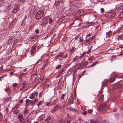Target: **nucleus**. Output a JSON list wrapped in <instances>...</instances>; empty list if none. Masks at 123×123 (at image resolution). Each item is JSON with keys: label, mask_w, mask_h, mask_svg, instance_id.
Wrapping results in <instances>:
<instances>
[{"label": "nucleus", "mask_w": 123, "mask_h": 123, "mask_svg": "<svg viewBox=\"0 0 123 123\" xmlns=\"http://www.w3.org/2000/svg\"><path fill=\"white\" fill-rule=\"evenodd\" d=\"M108 109L106 103H104L99 105L98 108V111L101 113L104 114L107 111Z\"/></svg>", "instance_id": "obj_1"}, {"label": "nucleus", "mask_w": 123, "mask_h": 123, "mask_svg": "<svg viewBox=\"0 0 123 123\" xmlns=\"http://www.w3.org/2000/svg\"><path fill=\"white\" fill-rule=\"evenodd\" d=\"M44 15V12L42 10L38 11L36 14L35 18L37 19L41 18Z\"/></svg>", "instance_id": "obj_2"}, {"label": "nucleus", "mask_w": 123, "mask_h": 123, "mask_svg": "<svg viewBox=\"0 0 123 123\" xmlns=\"http://www.w3.org/2000/svg\"><path fill=\"white\" fill-rule=\"evenodd\" d=\"M78 8V6L77 4L75 5L72 6L69 8V10L70 11H74L76 10Z\"/></svg>", "instance_id": "obj_3"}, {"label": "nucleus", "mask_w": 123, "mask_h": 123, "mask_svg": "<svg viewBox=\"0 0 123 123\" xmlns=\"http://www.w3.org/2000/svg\"><path fill=\"white\" fill-rule=\"evenodd\" d=\"M36 47L35 46H33L31 48V55L32 56H33V54L35 53V50Z\"/></svg>", "instance_id": "obj_4"}, {"label": "nucleus", "mask_w": 123, "mask_h": 123, "mask_svg": "<svg viewBox=\"0 0 123 123\" xmlns=\"http://www.w3.org/2000/svg\"><path fill=\"white\" fill-rule=\"evenodd\" d=\"M30 105H32V101L29 99H28L26 102V106L28 107Z\"/></svg>", "instance_id": "obj_5"}, {"label": "nucleus", "mask_w": 123, "mask_h": 123, "mask_svg": "<svg viewBox=\"0 0 123 123\" xmlns=\"http://www.w3.org/2000/svg\"><path fill=\"white\" fill-rule=\"evenodd\" d=\"M123 25L121 24H118L116 26L117 29L120 31V30L123 27Z\"/></svg>", "instance_id": "obj_6"}, {"label": "nucleus", "mask_w": 123, "mask_h": 123, "mask_svg": "<svg viewBox=\"0 0 123 123\" xmlns=\"http://www.w3.org/2000/svg\"><path fill=\"white\" fill-rule=\"evenodd\" d=\"M92 41L91 39L90 38H89L86 40L85 44V45L88 44H90Z\"/></svg>", "instance_id": "obj_7"}, {"label": "nucleus", "mask_w": 123, "mask_h": 123, "mask_svg": "<svg viewBox=\"0 0 123 123\" xmlns=\"http://www.w3.org/2000/svg\"><path fill=\"white\" fill-rule=\"evenodd\" d=\"M112 34V32L110 31L106 32V37H110L111 35Z\"/></svg>", "instance_id": "obj_8"}, {"label": "nucleus", "mask_w": 123, "mask_h": 123, "mask_svg": "<svg viewBox=\"0 0 123 123\" xmlns=\"http://www.w3.org/2000/svg\"><path fill=\"white\" fill-rule=\"evenodd\" d=\"M35 97V94L34 93H32L29 96V98L31 99H33Z\"/></svg>", "instance_id": "obj_9"}, {"label": "nucleus", "mask_w": 123, "mask_h": 123, "mask_svg": "<svg viewBox=\"0 0 123 123\" xmlns=\"http://www.w3.org/2000/svg\"><path fill=\"white\" fill-rule=\"evenodd\" d=\"M122 86V84H117L115 88L117 89H119L121 88Z\"/></svg>", "instance_id": "obj_10"}, {"label": "nucleus", "mask_w": 123, "mask_h": 123, "mask_svg": "<svg viewBox=\"0 0 123 123\" xmlns=\"http://www.w3.org/2000/svg\"><path fill=\"white\" fill-rule=\"evenodd\" d=\"M48 20L49 21V23H51L54 22V20L52 19L51 18H50L49 19H46V22H48Z\"/></svg>", "instance_id": "obj_11"}, {"label": "nucleus", "mask_w": 123, "mask_h": 123, "mask_svg": "<svg viewBox=\"0 0 123 123\" xmlns=\"http://www.w3.org/2000/svg\"><path fill=\"white\" fill-rule=\"evenodd\" d=\"M62 53H61V54H58V55H57L56 57L58 59H61V58L62 56Z\"/></svg>", "instance_id": "obj_12"}, {"label": "nucleus", "mask_w": 123, "mask_h": 123, "mask_svg": "<svg viewBox=\"0 0 123 123\" xmlns=\"http://www.w3.org/2000/svg\"><path fill=\"white\" fill-rule=\"evenodd\" d=\"M117 11H120L123 9V5L118 7L117 8Z\"/></svg>", "instance_id": "obj_13"}, {"label": "nucleus", "mask_w": 123, "mask_h": 123, "mask_svg": "<svg viewBox=\"0 0 123 123\" xmlns=\"http://www.w3.org/2000/svg\"><path fill=\"white\" fill-rule=\"evenodd\" d=\"M76 49V48L73 47H72L71 49H70V51L72 52L73 53L75 52Z\"/></svg>", "instance_id": "obj_14"}, {"label": "nucleus", "mask_w": 123, "mask_h": 123, "mask_svg": "<svg viewBox=\"0 0 123 123\" xmlns=\"http://www.w3.org/2000/svg\"><path fill=\"white\" fill-rule=\"evenodd\" d=\"M27 86L26 83L25 82L23 83V84L22 85V87L23 88H21L22 89H24L26 86Z\"/></svg>", "instance_id": "obj_15"}, {"label": "nucleus", "mask_w": 123, "mask_h": 123, "mask_svg": "<svg viewBox=\"0 0 123 123\" xmlns=\"http://www.w3.org/2000/svg\"><path fill=\"white\" fill-rule=\"evenodd\" d=\"M12 99L11 97H7L5 98L4 99V101H9Z\"/></svg>", "instance_id": "obj_16"}, {"label": "nucleus", "mask_w": 123, "mask_h": 123, "mask_svg": "<svg viewBox=\"0 0 123 123\" xmlns=\"http://www.w3.org/2000/svg\"><path fill=\"white\" fill-rule=\"evenodd\" d=\"M123 17V11L121 12L117 16V17L119 18H122Z\"/></svg>", "instance_id": "obj_17"}, {"label": "nucleus", "mask_w": 123, "mask_h": 123, "mask_svg": "<svg viewBox=\"0 0 123 123\" xmlns=\"http://www.w3.org/2000/svg\"><path fill=\"white\" fill-rule=\"evenodd\" d=\"M59 105L58 104H57L55 106L54 111H55L57 110L59 108Z\"/></svg>", "instance_id": "obj_18"}, {"label": "nucleus", "mask_w": 123, "mask_h": 123, "mask_svg": "<svg viewBox=\"0 0 123 123\" xmlns=\"http://www.w3.org/2000/svg\"><path fill=\"white\" fill-rule=\"evenodd\" d=\"M38 101V100L36 98L33 101H32V105H33L35 103H37Z\"/></svg>", "instance_id": "obj_19"}, {"label": "nucleus", "mask_w": 123, "mask_h": 123, "mask_svg": "<svg viewBox=\"0 0 123 123\" xmlns=\"http://www.w3.org/2000/svg\"><path fill=\"white\" fill-rule=\"evenodd\" d=\"M55 2L56 6L58 5L60 3H61L59 0H56Z\"/></svg>", "instance_id": "obj_20"}, {"label": "nucleus", "mask_w": 123, "mask_h": 123, "mask_svg": "<svg viewBox=\"0 0 123 123\" xmlns=\"http://www.w3.org/2000/svg\"><path fill=\"white\" fill-rule=\"evenodd\" d=\"M51 119V117L50 116H48L47 118H46L45 120V121L46 122L49 121V120Z\"/></svg>", "instance_id": "obj_21"}, {"label": "nucleus", "mask_w": 123, "mask_h": 123, "mask_svg": "<svg viewBox=\"0 0 123 123\" xmlns=\"http://www.w3.org/2000/svg\"><path fill=\"white\" fill-rule=\"evenodd\" d=\"M98 62V61H96L95 62H94L92 64V65L89 67H93Z\"/></svg>", "instance_id": "obj_22"}, {"label": "nucleus", "mask_w": 123, "mask_h": 123, "mask_svg": "<svg viewBox=\"0 0 123 123\" xmlns=\"http://www.w3.org/2000/svg\"><path fill=\"white\" fill-rule=\"evenodd\" d=\"M62 56L64 58H66L68 56V55L67 54L65 53H62Z\"/></svg>", "instance_id": "obj_23"}, {"label": "nucleus", "mask_w": 123, "mask_h": 123, "mask_svg": "<svg viewBox=\"0 0 123 123\" xmlns=\"http://www.w3.org/2000/svg\"><path fill=\"white\" fill-rule=\"evenodd\" d=\"M123 35V34H121L118 37H117V39L118 40L121 39Z\"/></svg>", "instance_id": "obj_24"}, {"label": "nucleus", "mask_w": 123, "mask_h": 123, "mask_svg": "<svg viewBox=\"0 0 123 123\" xmlns=\"http://www.w3.org/2000/svg\"><path fill=\"white\" fill-rule=\"evenodd\" d=\"M119 114L118 113H117L115 115V117L117 119H118L119 117Z\"/></svg>", "instance_id": "obj_25"}, {"label": "nucleus", "mask_w": 123, "mask_h": 123, "mask_svg": "<svg viewBox=\"0 0 123 123\" xmlns=\"http://www.w3.org/2000/svg\"><path fill=\"white\" fill-rule=\"evenodd\" d=\"M111 14L112 13H108L106 15V17H107L108 18H110L111 17Z\"/></svg>", "instance_id": "obj_26"}, {"label": "nucleus", "mask_w": 123, "mask_h": 123, "mask_svg": "<svg viewBox=\"0 0 123 123\" xmlns=\"http://www.w3.org/2000/svg\"><path fill=\"white\" fill-rule=\"evenodd\" d=\"M18 118H23V115L21 114H20L18 116Z\"/></svg>", "instance_id": "obj_27"}, {"label": "nucleus", "mask_w": 123, "mask_h": 123, "mask_svg": "<svg viewBox=\"0 0 123 123\" xmlns=\"http://www.w3.org/2000/svg\"><path fill=\"white\" fill-rule=\"evenodd\" d=\"M115 77H114L113 78H111L110 80V82L112 83L115 80Z\"/></svg>", "instance_id": "obj_28"}, {"label": "nucleus", "mask_w": 123, "mask_h": 123, "mask_svg": "<svg viewBox=\"0 0 123 123\" xmlns=\"http://www.w3.org/2000/svg\"><path fill=\"white\" fill-rule=\"evenodd\" d=\"M44 116L43 115H42L40 116L39 118L41 120H42L44 118Z\"/></svg>", "instance_id": "obj_29"}, {"label": "nucleus", "mask_w": 123, "mask_h": 123, "mask_svg": "<svg viewBox=\"0 0 123 123\" xmlns=\"http://www.w3.org/2000/svg\"><path fill=\"white\" fill-rule=\"evenodd\" d=\"M88 62L86 61L83 64V66L84 67L85 66L87 65V64H88Z\"/></svg>", "instance_id": "obj_30"}, {"label": "nucleus", "mask_w": 123, "mask_h": 123, "mask_svg": "<svg viewBox=\"0 0 123 123\" xmlns=\"http://www.w3.org/2000/svg\"><path fill=\"white\" fill-rule=\"evenodd\" d=\"M74 20H78V22L79 23H81V22H82V20L80 19H79L78 18H75Z\"/></svg>", "instance_id": "obj_31"}, {"label": "nucleus", "mask_w": 123, "mask_h": 123, "mask_svg": "<svg viewBox=\"0 0 123 123\" xmlns=\"http://www.w3.org/2000/svg\"><path fill=\"white\" fill-rule=\"evenodd\" d=\"M108 82V80H105L102 82V85H104L105 84H106Z\"/></svg>", "instance_id": "obj_32"}, {"label": "nucleus", "mask_w": 123, "mask_h": 123, "mask_svg": "<svg viewBox=\"0 0 123 123\" xmlns=\"http://www.w3.org/2000/svg\"><path fill=\"white\" fill-rule=\"evenodd\" d=\"M68 102L70 103H73V100L72 99H68Z\"/></svg>", "instance_id": "obj_33"}, {"label": "nucleus", "mask_w": 123, "mask_h": 123, "mask_svg": "<svg viewBox=\"0 0 123 123\" xmlns=\"http://www.w3.org/2000/svg\"><path fill=\"white\" fill-rule=\"evenodd\" d=\"M104 95H102L100 96L99 97V99L100 100V101L102 100L103 98Z\"/></svg>", "instance_id": "obj_34"}, {"label": "nucleus", "mask_w": 123, "mask_h": 123, "mask_svg": "<svg viewBox=\"0 0 123 123\" xmlns=\"http://www.w3.org/2000/svg\"><path fill=\"white\" fill-rule=\"evenodd\" d=\"M117 33H120V31H119L117 29L116 30V31H114L113 34H115Z\"/></svg>", "instance_id": "obj_35"}, {"label": "nucleus", "mask_w": 123, "mask_h": 123, "mask_svg": "<svg viewBox=\"0 0 123 123\" xmlns=\"http://www.w3.org/2000/svg\"><path fill=\"white\" fill-rule=\"evenodd\" d=\"M42 101H40L38 103L37 105L39 106L41 105V104L42 103Z\"/></svg>", "instance_id": "obj_36"}, {"label": "nucleus", "mask_w": 123, "mask_h": 123, "mask_svg": "<svg viewBox=\"0 0 123 123\" xmlns=\"http://www.w3.org/2000/svg\"><path fill=\"white\" fill-rule=\"evenodd\" d=\"M79 39H80V41H79V42H81L83 41L84 40L83 37H80Z\"/></svg>", "instance_id": "obj_37"}, {"label": "nucleus", "mask_w": 123, "mask_h": 123, "mask_svg": "<svg viewBox=\"0 0 123 123\" xmlns=\"http://www.w3.org/2000/svg\"><path fill=\"white\" fill-rule=\"evenodd\" d=\"M17 11V9L16 8H14L12 11L13 13H14L16 12Z\"/></svg>", "instance_id": "obj_38"}, {"label": "nucleus", "mask_w": 123, "mask_h": 123, "mask_svg": "<svg viewBox=\"0 0 123 123\" xmlns=\"http://www.w3.org/2000/svg\"><path fill=\"white\" fill-rule=\"evenodd\" d=\"M90 123H96V122L94 120L91 119L90 120Z\"/></svg>", "instance_id": "obj_39"}, {"label": "nucleus", "mask_w": 123, "mask_h": 123, "mask_svg": "<svg viewBox=\"0 0 123 123\" xmlns=\"http://www.w3.org/2000/svg\"><path fill=\"white\" fill-rule=\"evenodd\" d=\"M19 118V121L20 122L22 123L23 121V118Z\"/></svg>", "instance_id": "obj_40"}, {"label": "nucleus", "mask_w": 123, "mask_h": 123, "mask_svg": "<svg viewBox=\"0 0 123 123\" xmlns=\"http://www.w3.org/2000/svg\"><path fill=\"white\" fill-rule=\"evenodd\" d=\"M15 111H14V113L15 114H17L18 113L19 111L18 110H14Z\"/></svg>", "instance_id": "obj_41"}, {"label": "nucleus", "mask_w": 123, "mask_h": 123, "mask_svg": "<svg viewBox=\"0 0 123 123\" xmlns=\"http://www.w3.org/2000/svg\"><path fill=\"white\" fill-rule=\"evenodd\" d=\"M81 110L82 111H84L86 110V108L84 106H82L81 107Z\"/></svg>", "instance_id": "obj_42"}, {"label": "nucleus", "mask_w": 123, "mask_h": 123, "mask_svg": "<svg viewBox=\"0 0 123 123\" xmlns=\"http://www.w3.org/2000/svg\"><path fill=\"white\" fill-rule=\"evenodd\" d=\"M88 112L89 113H92L93 112L92 109H88L87 110Z\"/></svg>", "instance_id": "obj_43"}, {"label": "nucleus", "mask_w": 123, "mask_h": 123, "mask_svg": "<svg viewBox=\"0 0 123 123\" xmlns=\"http://www.w3.org/2000/svg\"><path fill=\"white\" fill-rule=\"evenodd\" d=\"M26 50H23V54L22 55H25L26 54Z\"/></svg>", "instance_id": "obj_44"}, {"label": "nucleus", "mask_w": 123, "mask_h": 123, "mask_svg": "<svg viewBox=\"0 0 123 123\" xmlns=\"http://www.w3.org/2000/svg\"><path fill=\"white\" fill-rule=\"evenodd\" d=\"M61 67V65H59L58 66L56 67L55 68L56 69H59Z\"/></svg>", "instance_id": "obj_45"}, {"label": "nucleus", "mask_w": 123, "mask_h": 123, "mask_svg": "<svg viewBox=\"0 0 123 123\" xmlns=\"http://www.w3.org/2000/svg\"><path fill=\"white\" fill-rule=\"evenodd\" d=\"M10 91V89L9 88H7L5 89V91L6 92H9Z\"/></svg>", "instance_id": "obj_46"}, {"label": "nucleus", "mask_w": 123, "mask_h": 123, "mask_svg": "<svg viewBox=\"0 0 123 123\" xmlns=\"http://www.w3.org/2000/svg\"><path fill=\"white\" fill-rule=\"evenodd\" d=\"M20 74V75H19V79H21L22 78V77L23 76V74Z\"/></svg>", "instance_id": "obj_47"}, {"label": "nucleus", "mask_w": 123, "mask_h": 123, "mask_svg": "<svg viewBox=\"0 0 123 123\" xmlns=\"http://www.w3.org/2000/svg\"><path fill=\"white\" fill-rule=\"evenodd\" d=\"M87 113V112L86 111H84L82 113V114L84 115H86Z\"/></svg>", "instance_id": "obj_48"}, {"label": "nucleus", "mask_w": 123, "mask_h": 123, "mask_svg": "<svg viewBox=\"0 0 123 123\" xmlns=\"http://www.w3.org/2000/svg\"><path fill=\"white\" fill-rule=\"evenodd\" d=\"M65 96V95L64 94H63L62 96H61V99L62 100H63L64 97Z\"/></svg>", "instance_id": "obj_49"}, {"label": "nucleus", "mask_w": 123, "mask_h": 123, "mask_svg": "<svg viewBox=\"0 0 123 123\" xmlns=\"http://www.w3.org/2000/svg\"><path fill=\"white\" fill-rule=\"evenodd\" d=\"M18 106L17 105L16 106L14 107V109L13 110V111L14 110H17L18 109Z\"/></svg>", "instance_id": "obj_50"}, {"label": "nucleus", "mask_w": 123, "mask_h": 123, "mask_svg": "<svg viewBox=\"0 0 123 123\" xmlns=\"http://www.w3.org/2000/svg\"><path fill=\"white\" fill-rule=\"evenodd\" d=\"M100 11H101V12L102 13L104 11V9L103 8H102L101 9Z\"/></svg>", "instance_id": "obj_51"}, {"label": "nucleus", "mask_w": 123, "mask_h": 123, "mask_svg": "<svg viewBox=\"0 0 123 123\" xmlns=\"http://www.w3.org/2000/svg\"><path fill=\"white\" fill-rule=\"evenodd\" d=\"M17 85V84L16 83H14L12 85V86L13 87H16Z\"/></svg>", "instance_id": "obj_52"}, {"label": "nucleus", "mask_w": 123, "mask_h": 123, "mask_svg": "<svg viewBox=\"0 0 123 123\" xmlns=\"http://www.w3.org/2000/svg\"><path fill=\"white\" fill-rule=\"evenodd\" d=\"M34 93L35 94V95H36V97H37L38 96V93L37 92H34Z\"/></svg>", "instance_id": "obj_53"}, {"label": "nucleus", "mask_w": 123, "mask_h": 123, "mask_svg": "<svg viewBox=\"0 0 123 123\" xmlns=\"http://www.w3.org/2000/svg\"><path fill=\"white\" fill-rule=\"evenodd\" d=\"M29 111L27 110H25L24 111V112L26 114Z\"/></svg>", "instance_id": "obj_54"}, {"label": "nucleus", "mask_w": 123, "mask_h": 123, "mask_svg": "<svg viewBox=\"0 0 123 123\" xmlns=\"http://www.w3.org/2000/svg\"><path fill=\"white\" fill-rule=\"evenodd\" d=\"M42 94H42V92H40V93L39 95V98H41L42 96Z\"/></svg>", "instance_id": "obj_55"}, {"label": "nucleus", "mask_w": 123, "mask_h": 123, "mask_svg": "<svg viewBox=\"0 0 123 123\" xmlns=\"http://www.w3.org/2000/svg\"><path fill=\"white\" fill-rule=\"evenodd\" d=\"M39 32V30L38 29H36L35 31V32L36 34H37Z\"/></svg>", "instance_id": "obj_56"}, {"label": "nucleus", "mask_w": 123, "mask_h": 123, "mask_svg": "<svg viewBox=\"0 0 123 123\" xmlns=\"http://www.w3.org/2000/svg\"><path fill=\"white\" fill-rule=\"evenodd\" d=\"M84 55V53H83L82 55L80 56V58H82Z\"/></svg>", "instance_id": "obj_57"}, {"label": "nucleus", "mask_w": 123, "mask_h": 123, "mask_svg": "<svg viewBox=\"0 0 123 123\" xmlns=\"http://www.w3.org/2000/svg\"><path fill=\"white\" fill-rule=\"evenodd\" d=\"M117 111V109L116 108H114L113 109V111L114 112H115Z\"/></svg>", "instance_id": "obj_58"}, {"label": "nucleus", "mask_w": 123, "mask_h": 123, "mask_svg": "<svg viewBox=\"0 0 123 123\" xmlns=\"http://www.w3.org/2000/svg\"><path fill=\"white\" fill-rule=\"evenodd\" d=\"M3 117L1 113L0 112V119H1Z\"/></svg>", "instance_id": "obj_59"}, {"label": "nucleus", "mask_w": 123, "mask_h": 123, "mask_svg": "<svg viewBox=\"0 0 123 123\" xmlns=\"http://www.w3.org/2000/svg\"><path fill=\"white\" fill-rule=\"evenodd\" d=\"M64 71V70L63 69H61V71H60V72L59 73V74H61V73H62Z\"/></svg>", "instance_id": "obj_60"}, {"label": "nucleus", "mask_w": 123, "mask_h": 123, "mask_svg": "<svg viewBox=\"0 0 123 123\" xmlns=\"http://www.w3.org/2000/svg\"><path fill=\"white\" fill-rule=\"evenodd\" d=\"M90 35L91 34L89 33L86 35V37H89Z\"/></svg>", "instance_id": "obj_61"}, {"label": "nucleus", "mask_w": 123, "mask_h": 123, "mask_svg": "<svg viewBox=\"0 0 123 123\" xmlns=\"http://www.w3.org/2000/svg\"><path fill=\"white\" fill-rule=\"evenodd\" d=\"M77 60V58H75L74 57V58L73 59V61H75L76 60Z\"/></svg>", "instance_id": "obj_62"}, {"label": "nucleus", "mask_w": 123, "mask_h": 123, "mask_svg": "<svg viewBox=\"0 0 123 123\" xmlns=\"http://www.w3.org/2000/svg\"><path fill=\"white\" fill-rule=\"evenodd\" d=\"M94 36H92L91 38H90L91 39L92 41V40L94 38Z\"/></svg>", "instance_id": "obj_63"}, {"label": "nucleus", "mask_w": 123, "mask_h": 123, "mask_svg": "<svg viewBox=\"0 0 123 123\" xmlns=\"http://www.w3.org/2000/svg\"><path fill=\"white\" fill-rule=\"evenodd\" d=\"M61 75V74H59L57 76V78H58Z\"/></svg>", "instance_id": "obj_64"}]
</instances>
